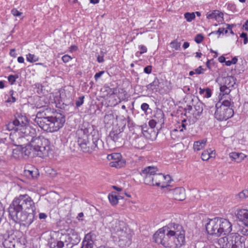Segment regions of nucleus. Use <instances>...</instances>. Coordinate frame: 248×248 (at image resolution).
Returning <instances> with one entry per match:
<instances>
[{
	"mask_svg": "<svg viewBox=\"0 0 248 248\" xmlns=\"http://www.w3.org/2000/svg\"><path fill=\"white\" fill-rule=\"evenodd\" d=\"M8 212L15 222L29 226L34 220L35 203L28 195H20L14 199L9 207Z\"/></svg>",
	"mask_w": 248,
	"mask_h": 248,
	"instance_id": "nucleus-1",
	"label": "nucleus"
},
{
	"mask_svg": "<svg viewBox=\"0 0 248 248\" xmlns=\"http://www.w3.org/2000/svg\"><path fill=\"white\" fill-rule=\"evenodd\" d=\"M111 235L119 245L124 247L130 244L133 232L123 221L115 220L111 228Z\"/></svg>",
	"mask_w": 248,
	"mask_h": 248,
	"instance_id": "nucleus-2",
	"label": "nucleus"
},
{
	"mask_svg": "<svg viewBox=\"0 0 248 248\" xmlns=\"http://www.w3.org/2000/svg\"><path fill=\"white\" fill-rule=\"evenodd\" d=\"M206 230L209 234L219 236L231 232L232 225L226 219L216 217L209 220L206 225Z\"/></svg>",
	"mask_w": 248,
	"mask_h": 248,
	"instance_id": "nucleus-3",
	"label": "nucleus"
},
{
	"mask_svg": "<svg viewBox=\"0 0 248 248\" xmlns=\"http://www.w3.org/2000/svg\"><path fill=\"white\" fill-rule=\"evenodd\" d=\"M217 245L220 248H245V238L236 233L217 239Z\"/></svg>",
	"mask_w": 248,
	"mask_h": 248,
	"instance_id": "nucleus-4",
	"label": "nucleus"
},
{
	"mask_svg": "<svg viewBox=\"0 0 248 248\" xmlns=\"http://www.w3.org/2000/svg\"><path fill=\"white\" fill-rule=\"evenodd\" d=\"M180 235H185L183 227L179 224L170 223L167 226L159 229L154 234L153 239L159 238H164L166 236L171 237Z\"/></svg>",
	"mask_w": 248,
	"mask_h": 248,
	"instance_id": "nucleus-5",
	"label": "nucleus"
},
{
	"mask_svg": "<svg viewBox=\"0 0 248 248\" xmlns=\"http://www.w3.org/2000/svg\"><path fill=\"white\" fill-rule=\"evenodd\" d=\"M36 156L44 157L48 155L50 150L49 141L43 137H35L30 141Z\"/></svg>",
	"mask_w": 248,
	"mask_h": 248,
	"instance_id": "nucleus-6",
	"label": "nucleus"
},
{
	"mask_svg": "<svg viewBox=\"0 0 248 248\" xmlns=\"http://www.w3.org/2000/svg\"><path fill=\"white\" fill-rule=\"evenodd\" d=\"M36 156L44 157L48 155L50 150L49 141L43 137H35L30 141Z\"/></svg>",
	"mask_w": 248,
	"mask_h": 248,
	"instance_id": "nucleus-7",
	"label": "nucleus"
},
{
	"mask_svg": "<svg viewBox=\"0 0 248 248\" xmlns=\"http://www.w3.org/2000/svg\"><path fill=\"white\" fill-rule=\"evenodd\" d=\"M231 102L224 100L222 103L216 104V110L214 113L215 117L218 121H226L232 117L234 113L233 109L230 108Z\"/></svg>",
	"mask_w": 248,
	"mask_h": 248,
	"instance_id": "nucleus-8",
	"label": "nucleus"
},
{
	"mask_svg": "<svg viewBox=\"0 0 248 248\" xmlns=\"http://www.w3.org/2000/svg\"><path fill=\"white\" fill-rule=\"evenodd\" d=\"M50 108H46L44 110L37 112L35 122L44 131L53 132L52 130L50 113H53Z\"/></svg>",
	"mask_w": 248,
	"mask_h": 248,
	"instance_id": "nucleus-9",
	"label": "nucleus"
},
{
	"mask_svg": "<svg viewBox=\"0 0 248 248\" xmlns=\"http://www.w3.org/2000/svg\"><path fill=\"white\" fill-rule=\"evenodd\" d=\"M154 241L157 244H162L166 248H180L185 244V235L166 236L164 238L155 239Z\"/></svg>",
	"mask_w": 248,
	"mask_h": 248,
	"instance_id": "nucleus-10",
	"label": "nucleus"
},
{
	"mask_svg": "<svg viewBox=\"0 0 248 248\" xmlns=\"http://www.w3.org/2000/svg\"><path fill=\"white\" fill-rule=\"evenodd\" d=\"M92 140H90V139H89L79 146L81 150L84 153H92L98 149V145L102 143L101 140H99L97 136L92 135Z\"/></svg>",
	"mask_w": 248,
	"mask_h": 248,
	"instance_id": "nucleus-11",
	"label": "nucleus"
},
{
	"mask_svg": "<svg viewBox=\"0 0 248 248\" xmlns=\"http://www.w3.org/2000/svg\"><path fill=\"white\" fill-rule=\"evenodd\" d=\"M53 132L58 131L62 128L65 123V120L64 116L61 113H55L50 116Z\"/></svg>",
	"mask_w": 248,
	"mask_h": 248,
	"instance_id": "nucleus-12",
	"label": "nucleus"
},
{
	"mask_svg": "<svg viewBox=\"0 0 248 248\" xmlns=\"http://www.w3.org/2000/svg\"><path fill=\"white\" fill-rule=\"evenodd\" d=\"M158 171V169L155 167L149 166L142 170L141 175L144 178L145 184L148 185H152L153 183L154 173Z\"/></svg>",
	"mask_w": 248,
	"mask_h": 248,
	"instance_id": "nucleus-13",
	"label": "nucleus"
},
{
	"mask_svg": "<svg viewBox=\"0 0 248 248\" xmlns=\"http://www.w3.org/2000/svg\"><path fill=\"white\" fill-rule=\"evenodd\" d=\"M237 218L243 222L245 226L241 229V233L244 235H248V210L241 209L237 214Z\"/></svg>",
	"mask_w": 248,
	"mask_h": 248,
	"instance_id": "nucleus-14",
	"label": "nucleus"
},
{
	"mask_svg": "<svg viewBox=\"0 0 248 248\" xmlns=\"http://www.w3.org/2000/svg\"><path fill=\"white\" fill-rule=\"evenodd\" d=\"M23 122H27V119L23 116L18 115L16 119L12 122H9L6 125L7 129L10 130L18 131L22 126Z\"/></svg>",
	"mask_w": 248,
	"mask_h": 248,
	"instance_id": "nucleus-15",
	"label": "nucleus"
},
{
	"mask_svg": "<svg viewBox=\"0 0 248 248\" xmlns=\"http://www.w3.org/2000/svg\"><path fill=\"white\" fill-rule=\"evenodd\" d=\"M22 126L20 128V131L22 133V137L26 138L30 142L36 136V130L30 126L26 125L25 122H23Z\"/></svg>",
	"mask_w": 248,
	"mask_h": 248,
	"instance_id": "nucleus-16",
	"label": "nucleus"
},
{
	"mask_svg": "<svg viewBox=\"0 0 248 248\" xmlns=\"http://www.w3.org/2000/svg\"><path fill=\"white\" fill-rule=\"evenodd\" d=\"M89 130L87 128H80L77 130L76 137L79 146L89 139Z\"/></svg>",
	"mask_w": 248,
	"mask_h": 248,
	"instance_id": "nucleus-17",
	"label": "nucleus"
},
{
	"mask_svg": "<svg viewBox=\"0 0 248 248\" xmlns=\"http://www.w3.org/2000/svg\"><path fill=\"white\" fill-rule=\"evenodd\" d=\"M173 198L178 201H183L186 199L185 190L183 187H177L172 191Z\"/></svg>",
	"mask_w": 248,
	"mask_h": 248,
	"instance_id": "nucleus-18",
	"label": "nucleus"
},
{
	"mask_svg": "<svg viewBox=\"0 0 248 248\" xmlns=\"http://www.w3.org/2000/svg\"><path fill=\"white\" fill-rule=\"evenodd\" d=\"M132 144L136 148L142 149L146 145V140L142 137H138L132 141Z\"/></svg>",
	"mask_w": 248,
	"mask_h": 248,
	"instance_id": "nucleus-19",
	"label": "nucleus"
},
{
	"mask_svg": "<svg viewBox=\"0 0 248 248\" xmlns=\"http://www.w3.org/2000/svg\"><path fill=\"white\" fill-rule=\"evenodd\" d=\"M21 156L24 157V156H30L32 155L33 156L35 155V154H33L36 153L33 150V148L31 145V143L30 142V144L26 146L25 147H22L21 146Z\"/></svg>",
	"mask_w": 248,
	"mask_h": 248,
	"instance_id": "nucleus-20",
	"label": "nucleus"
},
{
	"mask_svg": "<svg viewBox=\"0 0 248 248\" xmlns=\"http://www.w3.org/2000/svg\"><path fill=\"white\" fill-rule=\"evenodd\" d=\"M17 240L14 238V236H8L3 242V245L5 248H15Z\"/></svg>",
	"mask_w": 248,
	"mask_h": 248,
	"instance_id": "nucleus-21",
	"label": "nucleus"
},
{
	"mask_svg": "<svg viewBox=\"0 0 248 248\" xmlns=\"http://www.w3.org/2000/svg\"><path fill=\"white\" fill-rule=\"evenodd\" d=\"M96 236L94 233L90 232L85 235L83 241H85L89 244L93 246L95 241L96 240Z\"/></svg>",
	"mask_w": 248,
	"mask_h": 248,
	"instance_id": "nucleus-22",
	"label": "nucleus"
},
{
	"mask_svg": "<svg viewBox=\"0 0 248 248\" xmlns=\"http://www.w3.org/2000/svg\"><path fill=\"white\" fill-rule=\"evenodd\" d=\"M223 14L222 13L219 12L218 10H215L213 12H210L207 13L206 15V17L208 19H216L217 20L218 18H223Z\"/></svg>",
	"mask_w": 248,
	"mask_h": 248,
	"instance_id": "nucleus-23",
	"label": "nucleus"
},
{
	"mask_svg": "<svg viewBox=\"0 0 248 248\" xmlns=\"http://www.w3.org/2000/svg\"><path fill=\"white\" fill-rule=\"evenodd\" d=\"M153 186H160L161 184L163 182L164 175L161 173H154Z\"/></svg>",
	"mask_w": 248,
	"mask_h": 248,
	"instance_id": "nucleus-24",
	"label": "nucleus"
},
{
	"mask_svg": "<svg viewBox=\"0 0 248 248\" xmlns=\"http://www.w3.org/2000/svg\"><path fill=\"white\" fill-rule=\"evenodd\" d=\"M230 157L232 160L238 163L243 160L246 157V155L242 153L233 152L230 154Z\"/></svg>",
	"mask_w": 248,
	"mask_h": 248,
	"instance_id": "nucleus-25",
	"label": "nucleus"
},
{
	"mask_svg": "<svg viewBox=\"0 0 248 248\" xmlns=\"http://www.w3.org/2000/svg\"><path fill=\"white\" fill-rule=\"evenodd\" d=\"M214 151L211 149L203 151L201 155L202 159L203 160H208L210 158L214 157L215 155Z\"/></svg>",
	"mask_w": 248,
	"mask_h": 248,
	"instance_id": "nucleus-26",
	"label": "nucleus"
},
{
	"mask_svg": "<svg viewBox=\"0 0 248 248\" xmlns=\"http://www.w3.org/2000/svg\"><path fill=\"white\" fill-rule=\"evenodd\" d=\"M224 84L230 88H232L235 84V78L232 76H228L223 78Z\"/></svg>",
	"mask_w": 248,
	"mask_h": 248,
	"instance_id": "nucleus-27",
	"label": "nucleus"
},
{
	"mask_svg": "<svg viewBox=\"0 0 248 248\" xmlns=\"http://www.w3.org/2000/svg\"><path fill=\"white\" fill-rule=\"evenodd\" d=\"M206 140H202L195 141L193 145V149L195 151H199L202 149L205 146Z\"/></svg>",
	"mask_w": 248,
	"mask_h": 248,
	"instance_id": "nucleus-28",
	"label": "nucleus"
},
{
	"mask_svg": "<svg viewBox=\"0 0 248 248\" xmlns=\"http://www.w3.org/2000/svg\"><path fill=\"white\" fill-rule=\"evenodd\" d=\"M194 108L195 110V116H199L202 112L203 111V104L199 100L194 105Z\"/></svg>",
	"mask_w": 248,
	"mask_h": 248,
	"instance_id": "nucleus-29",
	"label": "nucleus"
},
{
	"mask_svg": "<svg viewBox=\"0 0 248 248\" xmlns=\"http://www.w3.org/2000/svg\"><path fill=\"white\" fill-rule=\"evenodd\" d=\"M159 80L155 78V80L150 84H148L146 87L147 90L152 91V92H156L158 86H159Z\"/></svg>",
	"mask_w": 248,
	"mask_h": 248,
	"instance_id": "nucleus-30",
	"label": "nucleus"
},
{
	"mask_svg": "<svg viewBox=\"0 0 248 248\" xmlns=\"http://www.w3.org/2000/svg\"><path fill=\"white\" fill-rule=\"evenodd\" d=\"M109 137L114 142H119L121 139L120 132H118L117 131H111L109 135Z\"/></svg>",
	"mask_w": 248,
	"mask_h": 248,
	"instance_id": "nucleus-31",
	"label": "nucleus"
},
{
	"mask_svg": "<svg viewBox=\"0 0 248 248\" xmlns=\"http://www.w3.org/2000/svg\"><path fill=\"white\" fill-rule=\"evenodd\" d=\"M248 197V190H244L235 195V199L237 201H242Z\"/></svg>",
	"mask_w": 248,
	"mask_h": 248,
	"instance_id": "nucleus-32",
	"label": "nucleus"
},
{
	"mask_svg": "<svg viewBox=\"0 0 248 248\" xmlns=\"http://www.w3.org/2000/svg\"><path fill=\"white\" fill-rule=\"evenodd\" d=\"M108 198L111 204L114 205L118 203L119 198H123V197L120 196L118 197L116 194H112L108 195Z\"/></svg>",
	"mask_w": 248,
	"mask_h": 248,
	"instance_id": "nucleus-33",
	"label": "nucleus"
},
{
	"mask_svg": "<svg viewBox=\"0 0 248 248\" xmlns=\"http://www.w3.org/2000/svg\"><path fill=\"white\" fill-rule=\"evenodd\" d=\"M25 174L26 176L28 177L29 178H35L37 177V175H38V171L37 170H25Z\"/></svg>",
	"mask_w": 248,
	"mask_h": 248,
	"instance_id": "nucleus-34",
	"label": "nucleus"
},
{
	"mask_svg": "<svg viewBox=\"0 0 248 248\" xmlns=\"http://www.w3.org/2000/svg\"><path fill=\"white\" fill-rule=\"evenodd\" d=\"M199 93L203 95V97L209 98L211 96V92L209 88H207L205 90L204 89L200 88Z\"/></svg>",
	"mask_w": 248,
	"mask_h": 248,
	"instance_id": "nucleus-35",
	"label": "nucleus"
},
{
	"mask_svg": "<svg viewBox=\"0 0 248 248\" xmlns=\"http://www.w3.org/2000/svg\"><path fill=\"white\" fill-rule=\"evenodd\" d=\"M50 246L51 247H53V248H55L56 247H57V248H62L64 246V243L61 241V240L56 239L54 242L51 243Z\"/></svg>",
	"mask_w": 248,
	"mask_h": 248,
	"instance_id": "nucleus-36",
	"label": "nucleus"
},
{
	"mask_svg": "<svg viewBox=\"0 0 248 248\" xmlns=\"http://www.w3.org/2000/svg\"><path fill=\"white\" fill-rule=\"evenodd\" d=\"M56 235V239L61 240V241H62L63 243L65 242H66V239L67 237V235L66 234H62V233L60 232H57L55 233Z\"/></svg>",
	"mask_w": 248,
	"mask_h": 248,
	"instance_id": "nucleus-37",
	"label": "nucleus"
},
{
	"mask_svg": "<svg viewBox=\"0 0 248 248\" xmlns=\"http://www.w3.org/2000/svg\"><path fill=\"white\" fill-rule=\"evenodd\" d=\"M27 60L31 62H36L39 60L38 57L31 53L27 55Z\"/></svg>",
	"mask_w": 248,
	"mask_h": 248,
	"instance_id": "nucleus-38",
	"label": "nucleus"
},
{
	"mask_svg": "<svg viewBox=\"0 0 248 248\" xmlns=\"http://www.w3.org/2000/svg\"><path fill=\"white\" fill-rule=\"evenodd\" d=\"M13 155L16 158H19L21 156V146L17 147L13 150Z\"/></svg>",
	"mask_w": 248,
	"mask_h": 248,
	"instance_id": "nucleus-39",
	"label": "nucleus"
},
{
	"mask_svg": "<svg viewBox=\"0 0 248 248\" xmlns=\"http://www.w3.org/2000/svg\"><path fill=\"white\" fill-rule=\"evenodd\" d=\"M185 17L188 22H191L195 18V15L194 13H186L184 15Z\"/></svg>",
	"mask_w": 248,
	"mask_h": 248,
	"instance_id": "nucleus-40",
	"label": "nucleus"
},
{
	"mask_svg": "<svg viewBox=\"0 0 248 248\" xmlns=\"http://www.w3.org/2000/svg\"><path fill=\"white\" fill-rule=\"evenodd\" d=\"M111 166L116 168H121L123 166L124 163L121 160H115L110 163Z\"/></svg>",
	"mask_w": 248,
	"mask_h": 248,
	"instance_id": "nucleus-41",
	"label": "nucleus"
},
{
	"mask_svg": "<svg viewBox=\"0 0 248 248\" xmlns=\"http://www.w3.org/2000/svg\"><path fill=\"white\" fill-rule=\"evenodd\" d=\"M231 90V88L228 86H227L225 84H224L223 86H221L220 87V92L223 93L224 94H229L230 93Z\"/></svg>",
	"mask_w": 248,
	"mask_h": 248,
	"instance_id": "nucleus-42",
	"label": "nucleus"
},
{
	"mask_svg": "<svg viewBox=\"0 0 248 248\" xmlns=\"http://www.w3.org/2000/svg\"><path fill=\"white\" fill-rule=\"evenodd\" d=\"M84 96H80L78 98V99L76 101V105L77 107H80L83 104L84 102Z\"/></svg>",
	"mask_w": 248,
	"mask_h": 248,
	"instance_id": "nucleus-43",
	"label": "nucleus"
},
{
	"mask_svg": "<svg viewBox=\"0 0 248 248\" xmlns=\"http://www.w3.org/2000/svg\"><path fill=\"white\" fill-rule=\"evenodd\" d=\"M121 156L120 154H112L111 155H108V159H119V158Z\"/></svg>",
	"mask_w": 248,
	"mask_h": 248,
	"instance_id": "nucleus-44",
	"label": "nucleus"
},
{
	"mask_svg": "<svg viewBox=\"0 0 248 248\" xmlns=\"http://www.w3.org/2000/svg\"><path fill=\"white\" fill-rule=\"evenodd\" d=\"M203 39V36L201 34H197L195 38V41L198 44L201 43Z\"/></svg>",
	"mask_w": 248,
	"mask_h": 248,
	"instance_id": "nucleus-45",
	"label": "nucleus"
},
{
	"mask_svg": "<svg viewBox=\"0 0 248 248\" xmlns=\"http://www.w3.org/2000/svg\"><path fill=\"white\" fill-rule=\"evenodd\" d=\"M11 13L15 16H20L22 15V13L18 11L16 9L14 8L11 10Z\"/></svg>",
	"mask_w": 248,
	"mask_h": 248,
	"instance_id": "nucleus-46",
	"label": "nucleus"
},
{
	"mask_svg": "<svg viewBox=\"0 0 248 248\" xmlns=\"http://www.w3.org/2000/svg\"><path fill=\"white\" fill-rule=\"evenodd\" d=\"M204 69L202 68V66H199L198 68L194 70L195 74H202L203 73Z\"/></svg>",
	"mask_w": 248,
	"mask_h": 248,
	"instance_id": "nucleus-47",
	"label": "nucleus"
},
{
	"mask_svg": "<svg viewBox=\"0 0 248 248\" xmlns=\"http://www.w3.org/2000/svg\"><path fill=\"white\" fill-rule=\"evenodd\" d=\"M240 37L244 38V44H246L248 42V38L247 37V34L245 32H243L241 34Z\"/></svg>",
	"mask_w": 248,
	"mask_h": 248,
	"instance_id": "nucleus-48",
	"label": "nucleus"
},
{
	"mask_svg": "<svg viewBox=\"0 0 248 248\" xmlns=\"http://www.w3.org/2000/svg\"><path fill=\"white\" fill-rule=\"evenodd\" d=\"M224 28H219L217 31H212V32H211L209 34V35H211V34H217V33H218L219 35H220L221 33H224Z\"/></svg>",
	"mask_w": 248,
	"mask_h": 248,
	"instance_id": "nucleus-49",
	"label": "nucleus"
},
{
	"mask_svg": "<svg viewBox=\"0 0 248 248\" xmlns=\"http://www.w3.org/2000/svg\"><path fill=\"white\" fill-rule=\"evenodd\" d=\"M139 48L140 50V51L139 52L140 54L145 53L147 51L146 47L143 45L139 46Z\"/></svg>",
	"mask_w": 248,
	"mask_h": 248,
	"instance_id": "nucleus-50",
	"label": "nucleus"
},
{
	"mask_svg": "<svg viewBox=\"0 0 248 248\" xmlns=\"http://www.w3.org/2000/svg\"><path fill=\"white\" fill-rule=\"evenodd\" d=\"M71 59L72 58L68 55H65L62 57V60L64 62H67Z\"/></svg>",
	"mask_w": 248,
	"mask_h": 248,
	"instance_id": "nucleus-51",
	"label": "nucleus"
},
{
	"mask_svg": "<svg viewBox=\"0 0 248 248\" xmlns=\"http://www.w3.org/2000/svg\"><path fill=\"white\" fill-rule=\"evenodd\" d=\"M152 68L151 65H148L144 68V72L147 74H149L152 72Z\"/></svg>",
	"mask_w": 248,
	"mask_h": 248,
	"instance_id": "nucleus-52",
	"label": "nucleus"
},
{
	"mask_svg": "<svg viewBox=\"0 0 248 248\" xmlns=\"http://www.w3.org/2000/svg\"><path fill=\"white\" fill-rule=\"evenodd\" d=\"M81 248H93V246L89 244L88 243H86L85 241L82 242V245Z\"/></svg>",
	"mask_w": 248,
	"mask_h": 248,
	"instance_id": "nucleus-53",
	"label": "nucleus"
},
{
	"mask_svg": "<svg viewBox=\"0 0 248 248\" xmlns=\"http://www.w3.org/2000/svg\"><path fill=\"white\" fill-rule=\"evenodd\" d=\"M8 79L11 84H13L16 81V77L14 75H10L8 78Z\"/></svg>",
	"mask_w": 248,
	"mask_h": 248,
	"instance_id": "nucleus-54",
	"label": "nucleus"
},
{
	"mask_svg": "<svg viewBox=\"0 0 248 248\" xmlns=\"http://www.w3.org/2000/svg\"><path fill=\"white\" fill-rule=\"evenodd\" d=\"M148 108L149 105L147 103H143L141 106V109L144 112H146L147 110L148 109Z\"/></svg>",
	"mask_w": 248,
	"mask_h": 248,
	"instance_id": "nucleus-55",
	"label": "nucleus"
},
{
	"mask_svg": "<svg viewBox=\"0 0 248 248\" xmlns=\"http://www.w3.org/2000/svg\"><path fill=\"white\" fill-rule=\"evenodd\" d=\"M104 73V71H100L98 73H96L94 76V78L96 81Z\"/></svg>",
	"mask_w": 248,
	"mask_h": 248,
	"instance_id": "nucleus-56",
	"label": "nucleus"
},
{
	"mask_svg": "<svg viewBox=\"0 0 248 248\" xmlns=\"http://www.w3.org/2000/svg\"><path fill=\"white\" fill-rule=\"evenodd\" d=\"M10 94L11 95V97H12V100H7V102H16V97L14 96V91L11 90L10 92Z\"/></svg>",
	"mask_w": 248,
	"mask_h": 248,
	"instance_id": "nucleus-57",
	"label": "nucleus"
},
{
	"mask_svg": "<svg viewBox=\"0 0 248 248\" xmlns=\"http://www.w3.org/2000/svg\"><path fill=\"white\" fill-rule=\"evenodd\" d=\"M156 123L154 120H151L149 122V125L151 128H154L156 125Z\"/></svg>",
	"mask_w": 248,
	"mask_h": 248,
	"instance_id": "nucleus-58",
	"label": "nucleus"
},
{
	"mask_svg": "<svg viewBox=\"0 0 248 248\" xmlns=\"http://www.w3.org/2000/svg\"><path fill=\"white\" fill-rule=\"evenodd\" d=\"M47 217V215L44 213H40L39 215V217L40 219H46Z\"/></svg>",
	"mask_w": 248,
	"mask_h": 248,
	"instance_id": "nucleus-59",
	"label": "nucleus"
},
{
	"mask_svg": "<svg viewBox=\"0 0 248 248\" xmlns=\"http://www.w3.org/2000/svg\"><path fill=\"white\" fill-rule=\"evenodd\" d=\"M164 180H166L168 182L170 181V180H171L170 176L169 175H166V176L164 175L163 181Z\"/></svg>",
	"mask_w": 248,
	"mask_h": 248,
	"instance_id": "nucleus-60",
	"label": "nucleus"
},
{
	"mask_svg": "<svg viewBox=\"0 0 248 248\" xmlns=\"http://www.w3.org/2000/svg\"><path fill=\"white\" fill-rule=\"evenodd\" d=\"M17 61L19 63H23L24 62V59L23 57L20 56L18 57Z\"/></svg>",
	"mask_w": 248,
	"mask_h": 248,
	"instance_id": "nucleus-61",
	"label": "nucleus"
},
{
	"mask_svg": "<svg viewBox=\"0 0 248 248\" xmlns=\"http://www.w3.org/2000/svg\"><path fill=\"white\" fill-rule=\"evenodd\" d=\"M10 55L11 56L16 57V53H15V49H12L11 50L10 52Z\"/></svg>",
	"mask_w": 248,
	"mask_h": 248,
	"instance_id": "nucleus-62",
	"label": "nucleus"
},
{
	"mask_svg": "<svg viewBox=\"0 0 248 248\" xmlns=\"http://www.w3.org/2000/svg\"><path fill=\"white\" fill-rule=\"evenodd\" d=\"M218 61L220 62H225V58L223 56H220L218 58Z\"/></svg>",
	"mask_w": 248,
	"mask_h": 248,
	"instance_id": "nucleus-63",
	"label": "nucleus"
},
{
	"mask_svg": "<svg viewBox=\"0 0 248 248\" xmlns=\"http://www.w3.org/2000/svg\"><path fill=\"white\" fill-rule=\"evenodd\" d=\"M243 27L245 28L246 31H248V20L244 24Z\"/></svg>",
	"mask_w": 248,
	"mask_h": 248,
	"instance_id": "nucleus-64",
	"label": "nucleus"
}]
</instances>
